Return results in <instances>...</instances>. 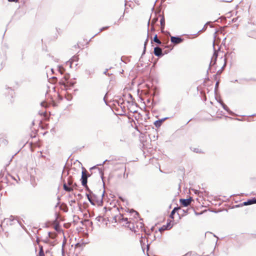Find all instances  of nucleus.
Instances as JSON below:
<instances>
[{"label": "nucleus", "mask_w": 256, "mask_h": 256, "mask_svg": "<svg viewBox=\"0 0 256 256\" xmlns=\"http://www.w3.org/2000/svg\"><path fill=\"white\" fill-rule=\"evenodd\" d=\"M154 54L158 56H162V50L159 47H156L154 48Z\"/></svg>", "instance_id": "3"}, {"label": "nucleus", "mask_w": 256, "mask_h": 256, "mask_svg": "<svg viewBox=\"0 0 256 256\" xmlns=\"http://www.w3.org/2000/svg\"><path fill=\"white\" fill-rule=\"evenodd\" d=\"M40 104H41V106L42 107L46 106V104L44 102H42Z\"/></svg>", "instance_id": "15"}, {"label": "nucleus", "mask_w": 256, "mask_h": 256, "mask_svg": "<svg viewBox=\"0 0 256 256\" xmlns=\"http://www.w3.org/2000/svg\"><path fill=\"white\" fill-rule=\"evenodd\" d=\"M38 256H44V252H43L42 248V247H40V252H39Z\"/></svg>", "instance_id": "11"}, {"label": "nucleus", "mask_w": 256, "mask_h": 256, "mask_svg": "<svg viewBox=\"0 0 256 256\" xmlns=\"http://www.w3.org/2000/svg\"><path fill=\"white\" fill-rule=\"evenodd\" d=\"M221 59H222V60L224 62V66L222 67V68H224L226 65V58H222Z\"/></svg>", "instance_id": "13"}, {"label": "nucleus", "mask_w": 256, "mask_h": 256, "mask_svg": "<svg viewBox=\"0 0 256 256\" xmlns=\"http://www.w3.org/2000/svg\"><path fill=\"white\" fill-rule=\"evenodd\" d=\"M166 118H163V119H162L160 120H156L154 122V124L155 126L156 127V128H159L160 126L162 125V123L163 121H164L165 120H166Z\"/></svg>", "instance_id": "5"}, {"label": "nucleus", "mask_w": 256, "mask_h": 256, "mask_svg": "<svg viewBox=\"0 0 256 256\" xmlns=\"http://www.w3.org/2000/svg\"><path fill=\"white\" fill-rule=\"evenodd\" d=\"M10 2H17L18 0H8Z\"/></svg>", "instance_id": "22"}, {"label": "nucleus", "mask_w": 256, "mask_h": 256, "mask_svg": "<svg viewBox=\"0 0 256 256\" xmlns=\"http://www.w3.org/2000/svg\"><path fill=\"white\" fill-rule=\"evenodd\" d=\"M154 41L158 44H161V42L158 39L156 35L154 37Z\"/></svg>", "instance_id": "10"}, {"label": "nucleus", "mask_w": 256, "mask_h": 256, "mask_svg": "<svg viewBox=\"0 0 256 256\" xmlns=\"http://www.w3.org/2000/svg\"><path fill=\"white\" fill-rule=\"evenodd\" d=\"M170 40L171 42L174 44H179L182 41L180 38L175 36H172Z\"/></svg>", "instance_id": "4"}, {"label": "nucleus", "mask_w": 256, "mask_h": 256, "mask_svg": "<svg viewBox=\"0 0 256 256\" xmlns=\"http://www.w3.org/2000/svg\"><path fill=\"white\" fill-rule=\"evenodd\" d=\"M87 184V176L84 172H82V184L84 186H86Z\"/></svg>", "instance_id": "2"}, {"label": "nucleus", "mask_w": 256, "mask_h": 256, "mask_svg": "<svg viewBox=\"0 0 256 256\" xmlns=\"http://www.w3.org/2000/svg\"><path fill=\"white\" fill-rule=\"evenodd\" d=\"M68 185L71 186L72 184V182L68 178Z\"/></svg>", "instance_id": "16"}, {"label": "nucleus", "mask_w": 256, "mask_h": 256, "mask_svg": "<svg viewBox=\"0 0 256 256\" xmlns=\"http://www.w3.org/2000/svg\"><path fill=\"white\" fill-rule=\"evenodd\" d=\"M172 227V226H171L170 224H168L166 226H164L162 228L163 230H165L166 229H170Z\"/></svg>", "instance_id": "9"}, {"label": "nucleus", "mask_w": 256, "mask_h": 256, "mask_svg": "<svg viewBox=\"0 0 256 256\" xmlns=\"http://www.w3.org/2000/svg\"><path fill=\"white\" fill-rule=\"evenodd\" d=\"M194 152H198V150H196V149H195L194 150Z\"/></svg>", "instance_id": "23"}, {"label": "nucleus", "mask_w": 256, "mask_h": 256, "mask_svg": "<svg viewBox=\"0 0 256 256\" xmlns=\"http://www.w3.org/2000/svg\"><path fill=\"white\" fill-rule=\"evenodd\" d=\"M217 56H218V54H217L216 52L215 51V52H214V56L212 58L210 64H214L216 63V60Z\"/></svg>", "instance_id": "7"}, {"label": "nucleus", "mask_w": 256, "mask_h": 256, "mask_svg": "<svg viewBox=\"0 0 256 256\" xmlns=\"http://www.w3.org/2000/svg\"><path fill=\"white\" fill-rule=\"evenodd\" d=\"M145 239H142V240H140V244H141V246H142V248H143V247L144 246V245H145V243H144V241H145Z\"/></svg>", "instance_id": "12"}, {"label": "nucleus", "mask_w": 256, "mask_h": 256, "mask_svg": "<svg viewBox=\"0 0 256 256\" xmlns=\"http://www.w3.org/2000/svg\"><path fill=\"white\" fill-rule=\"evenodd\" d=\"M223 1L228 2H231L232 1V0H223Z\"/></svg>", "instance_id": "21"}, {"label": "nucleus", "mask_w": 256, "mask_h": 256, "mask_svg": "<svg viewBox=\"0 0 256 256\" xmlns=\"http://www.w3.org/2000/svg\"><path fill=\"white\" fill-rule=\"evenodd\" d=\"M87 197H88V200L92 204H93L92 202V200H91V198H90V196L88 194H87Z\"/></svg>", "instance_id": "19"}, {"label": "nucleus", "mask_w": 256, "mask_h": 256, "mask_svg": "<svg viewBox=\"0 0 256 256\" xmlns=\"http://www.w3.org/2000/svg\"><path fill=\"white\" fill-rule=\"evenodd\" d=\"M180 204L184 206H187L190 204L191 202L192 201V199L191 198L188 199H180Z\"/></svg>", "instance_id": "1"}, {"label": "nucleus", "mask_w": 256, "mask_h": 256, "mask_svg": "<svg viewBox=\"0 0 256 256\" xmlns=\"http://www.w3.org/2000/svg\"><path fill=\"white\" fill-rule=\"evenodd\" d=\"M76 186V184H74V186Z\"/></svg>", "instance_id": "25"}, {"label": "nucleus", "mask_w": 256, "mask_h": 256, "mask_svg": "<svg viewBox=\"0 0 256 256\" xmlns=\"http://www.w3.org/2000/svg\"><path fill=\"white\" fill-rule=\"evenodd\" d=\"M146 246H147L148 249L149 245H148V244H147Z\"/></svg>", "instance_id": "24"}, {"label": "nucleus", "mask_w": 256, "mask_h": 256, "mask_svg": "<svg viewBox=\"0 0 256 256\" xmlns=\"http://www.w3.org/2000/svg\"><path fill=\"white\" fill-rule=\"evenodd\" d=\"M164 19L162 18L160 20V24H161V25L162 26L164 24Z\"/></svg>", "instance_id": "18"}, {"label": "nucleus", "mask_w": 256, "mask_h": 256, "mask_svg": "<svg viewBox=\"0 0 256 256\" xmlns=\"http://www.w3.org/2000/svg\"><path fill=\"white\" fill-rule=\"evenodd\" d=\"M254 204H256V199L254 198L252 200H248V201L244 202V205L247 206Z\"/></svg>", "instance_id": "6"}, {"label": "nucleus", "mask_w": 256, "mask_h": 256, "mask_svg": "<svg viewBox=\"0 0 256 256\" xmlns=\"http://www.w3.org/2000/svg\"><path fill=\"white\" fill-rule=\"evenodd\" d=\"M222 107L224 108V110H228V107L226 105H225L224 104H222Z\"/></svg>", "instance_id": "17"}, {"label": "nucleus", "mask_w": 256, "mask_h": 256, "mask_svg": "<svg viewBox=\"0 0 256 256\" xmlns=\"http://www.w3.org/2000/svg\"><path fill=\"white\" fill-rule=\"evenodd\" d=\"M64 188L66 191H67V192H71L73 190L72 187L68 186L66 184H64Z\"/></svg>", "instance_id": "8"}, {"label": "nucleus", "mask_w": 256, "mask_h": 256, "mask_svg": "<svg viewBox=\"0 0 256 256\" xmlns=\"http://www.w3.org/2000/svg\"><path fill=\"white\" fill-rule=\"evenodd\" d=\"M148 42V38H147V39L146 40V42H144V48H146V44H147Z\"/></svg>", "instance_id": "20"}, {"label": "nucleus", "mask_w": 256, "mask_h": 256, "mask_svg": "<svg viewBox=\"0 0 256 256\" xmlns=\"http://www.w3.org/2000/svg\"><path fill=\"white\" fill-rule=\"evenodd\" d=\"M180 208H174L170 216H172L175 213V212L176 210L179 209Z\"/></svg>", "instance_id": "14"}]
</instances>
